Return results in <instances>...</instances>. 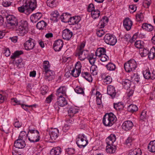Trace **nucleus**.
<instances>
[{"instance_id": "nucleus-50", "label": "nucleus", "mask_w": 155, "mask_h": 155, "mask_svg": "<svg viewBox=\"0 0 155 155\" xmlns=\"http://www.w3.org/2000/svg\"><path fill=\"white\" fill-rule=\"evenodd\" d=\"M112 81V79L110 76H107L105 78L104 80V82L106 84H110Z\"/></svg>"}, {"instance_id": "nucleus-45", "label": "nucleus", "mask_w": 155, "mask_h": 155, "mask_svg": "<svg viewBox=\"0 0 155 155\" xmlns=\"http://www.w3.org/2000/svg\"><path fill=\"white\" fill-rule=\"evenodd\" d=\"M76 92L78 94H84V92L83 89L80 86H78L74 89Z\"/></svg>"}, {"instance_id": "nucleus-17", "label": "nucleus", "mask_w": 155, "mask_h": 155, "mask_svg": "<svg viewBox=\"0 0 155 155\" xmlns=\"http://www.w3.org/2000/svg\"><path fill=\"white\" fill-rule=\"evenodd\" d=\"M81 18L79 16H75L73 17H71L68 20V22L69 25H74L76 24L80 21Z\"/></svg>"}, {"instance_id": "nucleus-48", "label": "nucleus", "mask_w": 155, "mask_h": 155, "mask_svg": "<svg viewBox=\"0 0 155 155\" xmlns=\"http://www.w3.org/2000/svg\"><path fill=\"white\" fill-rule=\"evenodd\" d=\"M147 111L146 110L143 111L140 116V120L143 121L147 118Z\"/></svg>"}, {"instance_id": "nucleus-6", "label": "nucleus", "mask_w": 155, "mask_h": 155, "mask_svg": "<svg viewBox=\"0 0 155 155\" xmlns=\"http://www.w3.org/2000/svg\"><path fill=\"white\" fill-rule=\"evenodd\" d=\"M76 143L80 148H84L87 144L88 141L84 134H79L77 138Z\"/></svg>"}, {"instance_id": "nucleus-56", "label": "nucleus", "mask_w": 155, "mask_h": 155, "mask_svg": "<svg viewBox=\"0 0 155 155\" xmlns=\"http://www.w3.org/2000/svg\"><path fill=\"white\" fill-rule=\"evenodd\" d=\"M51 15L52 17L56 19L58 16L59 14L57 10H55L51 13Z\"/></svg>"}, {"instance_id": "nucleus-49", "label": "nucleus", "mask_w": 155, "mask_h": 155, "mask_svg": "<svg viewBox=\"0 0 155 155\" xmlns=\"http://www.w3.org/2000/svg\"><path fill=\"white\" fill-rule=\"evenodd\" d=\"M133 139L131 137H129L126 140L125 143L126 145L128 147L131 145Z\"/></svg>"}, {"instance_id": "nucleus-28", "label": "nucleus", "mask_w": 155, "mask_h": 155, "mask_svg": "<svg viewBox=\"0 0 155 155\" xmlns=\"http://www.w3.org/2000/svg\"><path fill=\"white\" fill-rule=\"evenodd\" d=\"M142 28L148 31H151L153 29V27L151 24L147 23H143Z\"/></svg>"}, {"instance_id": "nucleus-37", "label": "nucleus", "mask_w": 155, "mask_h": 155, "mask_svg": "<svg viewBox=\"0 0 155 155\" xmlns=\"http://www.w3.org/2000/svg\"><path fill=\"white\" fill-rule=\"evenodd\" d=\"M71 71V74L74 77H77L79 76L80 74L81 73V70L73 69Z\"/></svg>"}, {"instance_id": "nucleus-4", "label": "nucleus", "mask_w": 155, "mask_h": 155, "mask_svg": "<svg viewBox=\"0 0 155 155\" xmlns=\"http://www.w3.org/2000/svg\"><path fill=\"white\" fill-rule=\"evenodd\" d=\"M85 46L84 43H81L79 46L78 47L76 51V56H78L81 61L84 60L88 56V53L87 51L83 50Z\"/></svg>"}, {"instance_id": "nucleus-21", "label": "nucleus", "mask_w": 155, "mask_h": 155, "mask_svg": "<svg viewBox=\"0 0 155 155\" xmlns=\"http://www.w3.org/2000/svg\"><path fill=\"white\" fill-rule=\"evenodd\" d=\"M42 15L40 12H38L33 14L31 17V19L33 22L35 23L37 21L40 19L42 17Z\"/></svg>"}, {"instance_id": "nucleus-42", "label": "nucleus", "mask_w": 155, "mask_h": 155, "mask_svg": "<svg viewBox=\"0 0 155 155\" xmlns=\"http://www.w3.org/2000/svg\"><path fill=\"white\" fill-rule=\"evenodd\" d=\"M106 67L107 69L109 71H114L116 68V66L113 63H109L107 64Z\"/></svg>"}, {"instance_id": "nucleus-18", "label": "nucleus", "mask_w": 155, "mask_h": 155, "mask_svg": "<svg viewBox=\"0 0 155 155\" xmlns=\"http://www.w3.org/2000/svg\"><path fill=\"white\" fill-rule=\"evenodd\" d=\"M107 93L112 98H114L116 94L115 87L112 85L108 86L107 87Z\"/></svg>"}, {"instance_id": "nucleus-3", "label": "nucleus", "mask_w": 155, "mask_h": 155, "mask_svg": "<svg viewBox=\"0 0 155 155\" xmlns=\"http://www.w3.org/2000/svg\"><path fill=\"white\" fill-rule=\"evenodd\" d=\"M116 136L114 134H111L106 139V143L107 145L106 147V150L107 153H113L116 150V147L112 145L114 142L116 141Z\"/></svg>"}, {"instance_id": "nucleus-9", "label": "nucleus", "mask_w": 155, "mask_h": 155, "mask_svg": "<svg viewBox=\"0 0 155 155\" xmlns=\"http://www.w3.org/2000/svg\"><path fill=\"white\" fill-rule=\"evenodd\" d=\"M104 40L106 44L112 46L114 45L117 42L116 38L109 34L105 35Z\"/></svg>"}, {"instance_id": "nucleus-14", "label": "nucleus", "mask_w": 155, "mask_h": 155, "mask_svg": "<svg viewBox=\"0 0 155 155\" xmlns=\"http://www.w3.org/2000/svg\"><path fill=\"white\" fill-rule=\"evenodd\" d=\"M25 145V140L18 138L15 141L14 143V147L18 149L23 148Z\"/></svg>"}, {"instance_id": "nucleus-46", "label": "nucleus", "mask_w": 155, "mask_h": 155, "mask_svg": "<svg viewBox=\"0 0 155 155\" xmlns=\"http://www.w3.org/2000/svg\"><path fill=\"white\" fill-rule=\"evenodd\" d=\"M148 55L150 60L153 59L155 56V50L151 49L149 51Z\"/></svg>"}, {"instance_id": "nucleus-16", "label": "nucleus", "mask_w": 155, "mask_h": 155, "mask_svg": "<svg viewBox=\"0 0 155 155\" xmlns=\"http://www.w3.org/2000/svg\"><path fill=\"white\" fill-rule=\"evenodd\" d=\"M133 124L132 122L130 120H127L124 122L122 125L123 129L126 131H128L131 129L133 127Z\"/></svg>"}, {"instance_id": "nucleus-11", "label": "nucleus", "mask_w": 155, "mask_h": 155, "mask_svg": "<svg viewBox=\"0 0 155 155\" xmlns=\"http://www.w3.org/2000/svg\"><path fill=\"white\" fill-rule=\"evenodd\" d=\"M59 97V98L58 99L57 101L54 105V107L55 109H57V107H58V110L59 109V108L58 106L63 107L67 105L68 104L67 101L64 97L62 96Z\"/></svg>"}, {"instance_id": "nucleus-2", "label": "nucleus", "mask_w": 155, "mask_h": 155, "mask_svg": "<svg viewBox=\"0 0 155 155\" xmlns=\"http://www.w3.org/2000/svg\"><path fill=\"white\" fill-rule=\"evenodd\" d=\"M37 7L36 0H26L22 6L18 8V11L21 13L26 11L28 12H31Z\"/></svg>"}, {"instance_id": "nucleus-1", "label": "nucleus", "mask_w": 155, "mask_h": 155, "mask_svg": "<svg viewBox=\"0 0 155 155\" xmlns=\"http://www.w3.org/2000/svg\"><path fill=\"white\" fill-rule=\"evenodd\" d=\"M8 26L12 28L16 27V31L19 35L24 36L28 31V22L24 20H18L13 15H8L6 17Z\"/></svg>"}, {"instance_id": "nucleus-8", "label": "nucleus", "mask_w": 155, "mask_h": 155, "mask_svg": "<svg viewBox=\"0 0 155 155\" xmlns=\"http://www.w3.org/2000/svg\"><path fill=\"white\" fill-rule=\"evenodd\" d=\"M30 134L28 137V140L31 142H37L39 140V133L37 130H29L28 132Z\"/></svg>"}, {"instance_id": "nucleus-26", "label": "nucleus", "mask_w": 155, "mask_h": 155, "mask_svg": "<svg viewBox=\"0 0 155 155\" xmlns=\"http://www.w3.org/2000/svg\"><path fill=\"white\" fill-rule=\"evenodd\" d=\"M124 103L121 102H118L117 103H114V107L117 110H122L124 108Z\"/></svg>"}, {"instance_id": "nucleus-55", "label": "nucleus", "mask_w": 155, "mask_h": 155, "mask_svg": "<svg viewBox=\"0 0 155 155\" xmlns=\"http://www.w3.org/2000/svg\"><path fill=\"white\" fill-rule=\"evenodd\" d=\"M22 125V124L21 122H20L17 119L16 121H15L14 123V125L15 127L19 128Z\"/></svg>"}, {"instance_id": "nucleus-52", "label": "nucleus", "mask_w": 155, "mask_h": 155, "mask_svg": "<svg viewBox=\"0 0 155 155\" xmlns=\"http://www.w3.org/2000/svg\"><path fill=\"white\" fill-rule=\"evenodd\" d=\"M100 58V60L103 62H104L107 60L109 58L105 54H103L99 56Z\"/></svg>"}, {"instance_id": "nucleus-19", "label": "nucleus", "mask_w": 155, "mask_h": 155, "mask_svg": "<svg viewBox=\"0 0 155 155\" xmlns=\"http://www.w3.org/2000/svg\"><path fill=\"white\" fill-rule=\"evenodd\" d=\"M66 88L65 86H61L57 90L56 95L58 97H61L62 96L66 95Z\"/></svg>"}, {"instance_id": "nucleus-44", "label": "nucleus", "mask_w": 155, "mask_h": 155, "mask_svg": "<svg viewBox=\"0 0 155 155\" xmlns=\"http://www.w3.org/2000/svg\"><path fill=\"white\" fill-rule=\"evenodd\" d=\"M47 4L48 6L51 8H53L56 6L55 1L54 0H48Z\"/></svg>"}, {"instance_id": "nucleus-64", "label": "nucleus", "mask_w": 155, "mask_h": 155, "mask_svg": "<svg viewBox=\"0 0 155 155\" xmlns=\"http://www.w3.org/2000/svg\"><path fill=\"white\" fill-rule=\"evenodd\" d=\"M45 75H49L53 76L54 74V72L50 70L49 69L48 72H45Z\"/></svg>"}, {"instance_id": "nucleus-15", "label": "nucleus", "mask_w": 155, "mask_h": 155, "mask_svg": "<svg viewBox=\"0 0 155 155\" xmlns=\"http://www.w3.org/2000/svg\"><path fill=\"white\" fill-rule=\"evenodd\" d=\"M132 25V21L129 18H126L123 21V26L127 31L131 29Z\"/></svg>"}, {"instance_id": "nucleus-60", "label": "nucleus", "mask_w": 155, "mask_h": 155, "mask_svg": "<svg viewBox=\"0 0 155 155\" xmlns=\"http://www.w3.org/2000/svg\"><path fill=\"white\" fill-rule=\"evenodd\" d=\"M34 106V105H25L23 104H21V107L26 111H27L28 110V108H27V107H31Z\"/></svg>"}, {"instance_id": "nucleus-32", "label": "nucleus", "mask_w": 155, "mask_h": 155, "mask_svg": "<svg viewBox=\"0 0 155 155\" xmlns=\"http://www.w3.org/2000/svg\"><path fill=\"white\" fill-rule=\"evenodd\" d=\"M78 112V110L74 107H71L68 110V115L70 117H73L74 114Z\"/></svg>"}, {"instance_id": "nucleus-58", "label": "nucleus", "mask_w": 155, "mask_h": 155, "mask_svg": "<svg viewBox=\"0 0 155 155\" xmlns=\"http://www.w3.org/2000/svg\"><path fill=\"white\" fill-rule=\"evenodd\" d=\"M81 62L79 61L77 62L75 65V68L74 69L81 71Z\"/></svg>"}, {"instance_id": "nucleus-36", "label": "nucleus", "mask_w": 155, "mask_h": 155, "mask_svg": "<svg viewBox=\"0 0 155 155\" xmlns=\"http://www.w3.org/2000/svg\"><path fill=\"white\" fill-rule=\"evenodd\" d=\"M135 46L139 49H142L143 47V42L140 40L137 41L135 43Z\"/></svg>"}, {"instance_id": "nucleus-25", "label": "nucleus", "mask_w": 155, "mask_h": 155, "mask_svg": "<svg viewBox=\"0 0 155 155\" xmlns=\"http://www.w3.org/2000/svg\"><path fill=\"white\" fill-rule=\"evenodd\" d=\"M147 148L149 151L151 152H155V140L150 142L148 145Z\"/></svg>"}, {"instance_id": "nucleus-12", "label": "nucleus", "mask_w": 155, "mask_h": 155, "mask_svg": "<svg viewBox=\"0 0 155 155\" xmlns=\"http://www.w3.org/2000/svg\"><path fill=\"white\" fill-rule=\"evenodd\" d=\"M63 45V42L61 39L56 41L53 45V48L56 51H59L61 49Z\"/></svg>"}, {"instance_id": "nucleus-5", "label": "nucleus", "mask_w": 155, "mask_h": 155, "mask_svg": "<svg viewBox=\"0 0 155 155\" xmlns=\"http://www.w3.org/2000/svg\"><path fill=\"white\" fill-rule=\"evenodd\" d=\"M116 117L112 113L106 114L104 116L103 122L106 126H111L116 121Z\"/></svg>"}, {"instance_id": "nucleus-33", "label": "nucleus", "mask_w": 155, "mask_h": 155, "mask_svg": "<svg viewBox=\"0 0 155 155\" xmlns=\"http://www.w3.org/2000/svg\"><path fill=\"white\" fill-rule=\"evenodd\" d=\"M127 109L129 111L134 113L137 111L138 108L136 105L131 104L128 106Z\"/></svg>"}, {"instance_id": "nucleus-23", "label": "nucleus", "mask_w": 155, "mask_h": 155, "mask_svg": "<svg viewBox=\"0 0 155 155\" xmlns=\"http://www.w3.org/2000/svg\"><path fill=\"white\" fill-rule=\"evenodd\" d=\"M141 150L139 149H132L129 150L128 155H141Z\"/></svg>"}, {"instance_id": "nucleus-20", "label": "nucleus", "mask_w": 155, "mask_h": 155, "mask_svg": "<svg viewBox=\"0 0 155 155\" xmlns=\"http://www.w3.org/2000/svg\"><path fill=\"white\" fill-rule=\"evenodd\" d=\"M59 131L57 128H54L52 130L50 133V138L52 140H55L59 135Z\"/></svg>"}, {"instance_id": "nucleus-43", "label": "nucleus", "mask_w": 155, "mask_h": 155, "mask_svg": "<svg viewBox=\"0 0 155 155\" xmlns=\"http://www.w3.org/2000/svg\"><path fill=\"white\" fill-rule=\"evenodd\" d=\"M96 95L97 104V105H100L101 104V97H102V95L100 92L98 91L96 92Z\"/></svg>"}, {"instance_id": "nucleus-10", "label": "nucleus", "mask_w": 155, "mask_h": 155, "mask_svg": "<svg viewBox=\"0 0 155 155\" xmlns=\"http://www.w3.org/2000/svg\"><path fill=\"white\" fill-rule=\"evenodd\" d=\"M35 45V40L31 38L24 44V47L26 50H30L32 49Z\"/></svg>"}, {"instance_id": "nucleus-54", "label": "nucleus", "mask_w": 155, "mask_h": 155, "mask_svg": "<svg viewBox=\"0 0 155 155\" xmlns=\"http://www.w3.org/2000/svg\"><path fill=\"white\" fill-rule=\"evenodd\" d=\"M105 34V32L103 29H101L97 30L96 34L97 36L100 37H102Z\"/></svg>"}, {"instance_id": "nucleus-59", "label": "nucleus", "mask_w": 155, "mask_h": 155, "mask_svg": "<svg viewBox=\"0 0 155 155\" xmlns=\"http://www.w3.org/2000/svg\"><path fill=\"white\" fill-rule=\"evenodd\" d=\"M4 53L5 56L6 57L10 56V51L8 48H6L5 49Z\"/></svg>"}, {"instance_id": "nucleus-41", "label": "nucleus", "mask_w": 155, "mask_h": 155, "mask_svg": "<svg viewBox=\"0 0 155 155\" xmlns=\"http://www.w3.org/2000/svg\"><path fill=\"white\" fill-rule=\"evenodd\" d=\"M149 51L148 50L145 48H143V49H141V50L140 51V53L142 57H145L148 55Z\"/></svg>"}, {"instance_id": "nucleus-38", "label": "nucleus", "mask_w": 155, "mask_h": 155, "mask_svg": "<svg viewBox=\"0 0 155 155\" xmlns=\"http://www.w3.org/2000/svg\"><path fill=\"white\" fill-rule=\"evenodd\" d=\"M43 68L45 70V72H48L49 69L50 65L49 64V63L48 61H45L43 62Z\"/></svg>"}, {"instance_id": "nucleus-29", "label": "nucleus", "mask_w": 155, "mask_h": 155, "mask_svg": "<svg viewBox=\"0 0 155 155\" xmlns=\"http://www.w3.org/2000/svg\"><path fill=\"white\" fill-rule=\"evenodd\" d=\"M106 52V49L104 48H98L96 52V55L99 57L103 54H105Z\"/></svg>"}, {"instance_id": "nucleus-63", "label": "nucleus", "mask_w": 155, "mask_h": 155, "mask_svg": "<svg viewBox=\"0 0 155 155\" xmlns=\"http://www.w3.org/2000/svg\"><path fill=\"white\" fill-rule=\"evenodd\" d=\"M52 95L51 94V95L49 96L46 99V101L47 103H50L52 100Z\"/></svg>"}, {"instance_id": "nucleus-27", "label": "nucleus", "mask_w": 155, "mask_h": 155, "mask_svg": "<svg viewBox=\"0 0 155 155\" xmlns=\"http://www.w3.org/2000/svg\"><path fill=\"white\" fill-rule=\"evenodd\" d=\"M122 84L125 89L128 90L130 87L131 81L130 80L126 79L122 81Z\"/></svg>"}, {"instance_id": "nucleus-30", "label": "nucleus", "mask_w": 155, "mask_h": 155, "mask_svg": "<svg viewBox=\"0 0 155 155\" xmlns=\"http://www.w3.org/2000/svg\"><path fill=\"white\" fill-rule=\"evenodd\" d=\"M60 147H56L52 149L51 150L50 154L51 155H59L61 151Z\"/></svg>"}, {"instance_id": "nucleus-51", "label": "nucleus", "mask_w": 155, "mask_h": 155, "mask_svg": "<svg viewBox=\"0 0 155 155\" xmlns=\"http://www.w3.org/2000/svg\"><path fill=\"white\" fill-rule=\"evenodd\" d=\"M67 14L64 13L63 14L61 17V21L65 23L68 22V20H66L67 18Z\"/></svg>"}, {"instance_id": "nucleus-61", "label": "nucleus", "mask_w": 155, "mask_h": 155, "mask_svg": "<svg viewBox=\"0 0 155 155\" xmlns=\"http://www.w3.org/2000/svg\"><path fill=\"white\" fill-rule=\"evenodd\" d=\"M45 78L46 81H49L53 79V76L47 75H45Z\"/></svg>"}, {"instance_id": "nucleus-22", "label": "nucleus", "mask_w": 155, "mask_h": 155, "mask_svg": "<svg viewBox=\"0 0 155 155\" xmlns=\"http://www.w3.org/2000/svg\"><path fill=\"white\" fill-rule=\"evenodd\" d=\"M47 23L44 21H41L38 22L37 25V28L39 30H45Z\"/></svg>"}, {"instance_id": "nucleus-39", "label": "nucleus", "mask_w": 155, "mask_h": 155, "mask_svg": "<svg viewBox=\"0 0 155 155\" xmlns=\"http://www.w3.org/2000/svg\"><path fill=\"white\" fill-rule=\"evenodd\" d=\"M27 137H28V134H27L25 131H22L21 132L18 138L25 141Z\"/></svg>"}, {"instance_id": "nucleus-34", "label": "nucleus", "mask_w": 155, "mask_h": 155, "mask_svg": "<svg viewBox=\"0 0 155 155\" xmlns=\"http://www.w3.org/2000/svg\"><path fill=\"white\" fill-rule=\"evenodd\" d=\"M23 52L22 51H16L11 56L12 59H15L16 58L18 57L20 55L23 54Z\"/></svg>"}, {"instance_id": "nucleus-53", "label": "nucleus", "mask_w": 155, "mask_h": 155, "mask_svg": "<svg viewBox=\"0 0 155 155\" xmlns=\"http://www.w3.org/2000/svg\"><path fill=\"white\" fill-rule=\"evenodd\" d=\"M66 152L68 154L72 155L74 154L75 150L73 148H68L66 149Z\"/></svg>"}, {"instance_id": "nucleus-47", "label": "nucleus", "mask_w": 155, "mask_h": 155, "mask_svg": "<svg viewBox=\"0 0 155 155\" xmlns=\"http://www.w3.org/2000/svg\"><path fill=\"white\" fill-rule=\"evenodd\" d=\"M143 75L144 78L147 79L150 78V72L149 70H146L143 72Z\"/></svg>"}, {"instance_id": "nucleus-62", "label": "nucleus", "mask_w": 155, "mask_h": 155, "mask_svg": "<svg viewBox=\"0 0 155 155\" xmlns=\"http://www.w3.org/2000/svg\"><path fill=\"white\" fill-rule=\"evenodd\" d=\"M11 2H9L6 1L3 2L2 5L4 7H7L10 6L11 5Z\"/></svg>"}, {"instance_id": "nucleus-57", "label": "nucleus", "mask_w": 155, "mask_h": 155, "mask_svg": "<svg viewBox=\"0 0 155 155\" xmlns=\"http://www.w3.org/2000/svg\"><path fill=\"white\" fill-rule=\"evenodd\" d=\"M94 10V6L92 3L90 4L87 8V10L89 12H91Z\"/></svg>"}, {"instance_id": "nucleus-35", "label": "nucleus", "mask_w": 155, "mask_h": 155, "mask_svg": "<svg viewBox=\"0 0 155 155\" xmlns=\"http://www.w3.org/2000/svg\"><path fill=\"white\" fill-rule=\"evenodd\" d=\"M90 71L93 75H96L98 71L97 66L95 65H93L91 68Z\"/></svg>"}, {"instance_id": "nucleus-24", "label": "nucleus", "mask_w": 155, "mask_h": 155, "mask_svg": "<svg viewBox=\"0 0 155 155\" xmlns=\"http://www.w3.org/2000/svg\"><path fill=\"white\" fill-rule=\"evenodd\" d=\"M82 77L85 78L89 82L92 81V78L90 74L87 72H82L81 73Z\"/></svg>"}, {"instance_id": "nucleus-40", "label": "nucleus", "mask_w": 155, "mask_h": 155, "mask_svg": "<svg viewBox=\"0 0 155 155\" xmlns=\"http://www.w3.org/2000/svg\"><path fill=\"white\" fill-rule=\"evenodd\" d=\"M94 54L91 53L88 57V59L91 64H94L95 61L96 59L95 58H94Z\"/></svg>"}, {"instance_id": "nucleus-7", "label": "nucleus", "mask_w": 155, "mask_h": 155, "mask_svg": "<svg viewBox=\"0 0 155 155\" xmlns=\"http://www.w3.org/2000/svg\"><path fill=\"white\" fill-rule=\"evenodd\" d=\"M137 67V63L134 59L130 60L124 64V68L128 73L134 70Z\"/></svg>"}, {"instance_id": "nucleus-31", "label": "nucleus", "mask_w": 155, "mask_h": 155, "mask_svg": "<svg viewBox=\"0 0 155 155\" xmlns=\"http://www.w3.org/2000/svg\"><path fill=\"white\" fill-rule=\"evenodd\" d=\"M92 17L94 19H96L99 17L100 15L99 11L98 10H94L91 12Z\"/></svg>"}, {"instance_id": "nucleus-13", "label": "nucleus", "mask_w": 155, "mask_h": 155, "mask_svg": "<svg viewBox=\"0 0 155 155\" xmlns=\"http://www.w3.org/2000/svg\"><path fill=\"white\" fill-rule=\"evenodd\" d=\"M72 35V32L68 28H66L62 31V37L64 39L69 40Z\"/></svg>"}]
</instances>
